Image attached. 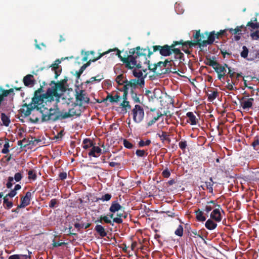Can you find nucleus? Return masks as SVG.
<instances>
[{
  "label": "nucleus",
  "instance_id": "59",
  "mask_svg": "<svg viewBox=\"0 0 259 259\" xmlns=\"http://www.w3.org/2000/svg\"><path fill=\"white\" fill-rule=\"evenodd\" d=\"M225 65L226 66L227 68L228 69V76L231 78H233L235 75V72L234 71H232L231 69V68L228 66V65L227 64H225Z\"/></svg>",
  "mask_w": 259,
  "mask_h": 259
},
{
  "label": "nucleus",
  "instance_id": "30",
  "mask_svg": "<svg viewBox=\"0 0 259 259\" xmlns=\"http://www.w3.org/2000/svg\"><path fill=\"white\" fill-rule=\"evenodd\" d=\"M157 136L160 138V140L162 142H164V141H167L169 143L170 142L169 135L165 132L162 131L161 134L157 133Z\"/></svg>",
  "mask_w": 259,
  "mask_h": 259
},
{
  "label": "nucleus",
  "instance_id": "33",
  "mask_svg": "<svg viewBox=\"0 0 259 259\" xmlns=\"http://www.w3.org/2000/svg\"><path fill=\"white\" fill-rule=\"evenodd\" d=\"M204 34L203 33H200V30H196L195 34H193V37L194 39V40H200L199 42H202V39H204L205 38V36H204Z\"/></svg>",
  "mask_w": 259,
  "mask_h": 259
},
{
  "label": "nucleus",
  "instance_id": "3",
  "mask_svg": "<svg viewBox=\"0 0 259 259\" xmlns=\"http://www.w3.org/2000/svg\"><path fill=\"white\" fill-rule=\"evenodd\" d=\"M49 88L46 92L43 90V85H41L37 90H35L33 94V100L36 103L41 102L46 104L52 102L55 100V97H59L58 90L64 91L65 88L63 81L56 82L54 80L51 81Z\"/></svg>",
  "mask_w": 259,
  "mask_h": 259
},
{
  "label": "nucleus",
  "instance_id": "42",
  "mask_svg": "<svg viewBox=\"0 0 259 259\" xmlns=\"http://www.w3.org/2000/svg\"><path fill=\"white\" fill-rule=\"evenodd\" d=\"M251 146L253 147L254 150H259V137L256 136L254 138L253 141L251 143Z\"/></svg>",
  "mask_w": 259,
  "mask_h": 259
},
{
  "label": "nucleus",
  "instance_id": "5",
  "mask_svg": "<svg viewBox=\"0 0 259 259\" xmlns=\"http://www.w3.org/2000/svg\"><path fill=\"white\" fill-rule=\"evenodd\" d=\"M132 115L134 122L138 123L141 122L145 115L143 108L139 105H136L132 110Z\"/></svg>",
  "mask_w": 259,
  "mask_h": 259
},
{
  "label": "nucleus",
  "instance_id": "63",
  "mask_svg": "<svg viewBox=\"0 0 259 259\" xmlns=\"http://www.w3.org/2000/svg\"><path fill=\"white\" fill-rule=\"evenodd\" d=\"M250 36L253 39L257 40L259 39V30H257L255 32L252 33Z\"/></svg>",
  "mask_w": 259,
  "mask_h": 259
},
{
  "label": "nucleus",
  "instance_id": "19",
  "mask_svg": "<svg viewBox=\"0 0 259 259\" xmlns=\"http://www.w3.org/2000/svg\"><path fill=\"white\" fill-rule=\"evenodd\" d=\"M181 49L175 47L172 53L175 55V59L179 60L180 62H182L185 61L184 54L181 52Z\"/></svg>",
  "mask_w": 259,
  "mask_h": 259
},
{
  "label": "nucleus",
  "instance_id": "38",
  "mask_svg": "<svg viewBox=\"0 0 259 259\" xmlns=\"http://www.w3.org/2000/svg\"><path fill=\"white\" fill-rule=\"evenodd\" d=\"M4 206L7 209H10L13 205L12 202L9 201L8 198V196L6 195L4 197Z\"/></svg>",
  "mask_w": 259,
  "mask_h": 259
},
{
  "label": "nucleus",
  "instance_id": "47",
  "mask_svg": "<svg viewBox=\"0 0 259 259\" xmlns=\"http://www.w3.org/2000/svg\"><path fill=\"white\" fill-rule=\"evenodd\" d=\"M219 93L217 91L212 92L210 94H208V100L209 101H212L218 96Z\"/></svg>",
  "mask_w": 259,
  "mask_h": 259
},
{
  "label": "nucleus",
  "instance_id": "45",
  "mask_svg": "<svg viewBox=\"0 0 259 259\" xmlns=\"http://www.w3.org/2000/svg\"><path fill=\"white\" fill-rule=\"evenodd\" d=\"M100 77V75H98L97 76H96L95 77H92L90 79V80H87L85 82V83L86 84H89L90 83H93L94 81L100 82L102 79H103V76L100 77V79H97V77Z\"/></svg>",
  "mask_w": 259,
  "mask_h": 259
},
{
  "label": "nucleus",
  "instance_id": "60",
  "mask_svg": "<svg viewBox=\"0 0 259 259\" xmlns=\"http://www.w3.org/2000/svg\"><path fill=\"white\" fill-rule=\"evenodd\" d=\"M170 175V172L169 170L167 168L165 169L162 172V176L165 178H168L169 177Z\"/></svg>",
  "mask_w": 259,
  "mask_h": 259
},
{
  "label": "nucleus",
  "instance_id": "41",
  "mask_svg": "<svg viewBox=\"0 0 259 259\" xmlns=\"http://www.w3.org/2000/svg\"><path fill=\"white\" fill-rule=\"evenodd\" d=\"M254 21L255 23L253 22L252 21L248 22L246 25V26L250 27L251 28L255 29L259 28V23L257 22L256 18H255Z\"/></svg>",
  "mask_w": 259,
  "mask_h": 259
},
{
  "label": "nucleus",
  "instance_id": "50",
  "mask_svg": "<svg viewBox=\"0 0 259 259\" xmlns=\"http://www.w3.org/2000/svg\"><path fill=\"white\" fill-rule=\"evenodd\" d=\"M136 154L138 157H144L148 155V153L144 150L138 149L136 152Z\"/></svg>",
  "mask_w": 259,
  "mask_h": 259
},
{
  "label": "nucleus",
  "instance_id": "26",
  "mask_svg": "<svg viewBox=\"0 0 259 259\" xmlns=\"http://www.w3.org/2000/svg\"><path fill=\"white\" fill-rule=\"evenodd\" d=\"M218 204L215 203V201L211 200L207 202V204L204 209V211L208 213L212 209L213 210L215 208H217Z\"/></svg>",
  "mask_w": 259,
  "mask_h": 259
},
{
  "label": "nucleus",
  "instance_id": "21",
  "mask_svg": "<svg viewBox=\"0 0 259 259\" xmlns=\"http://www.w3.org/2000/svg\"><path fill=\"white\" fill-rule=\"evenodd\" d=\"M95 230L101 238L106 237L107 235L104 227L101 225H97L95 227Z\"/></svg>",
  "mask_w": 259,
  "mask_h": 259
},
{
  "label": "nucleus",
  "instance_id": "54",
  "mask_svg": "<svg viewBox=\"0 0 259 259\" xmlns=\"http://www.w3.org/2000/svg\"><path fill=\"white\" fill-rule=\"evenodd\" d=\"M133 75L135 77L138 78V79L144 78L143 76V72L141 70L137 71L136 69H135L133 71Z\"/></svg>",
  "mask_w": 259,
  "mask_h": 259
},
{
  "label": "nucleus",
  "instance_id": "14",
  "mask_svg": "<svg viewBox=\"0 0 259 259\" xmlns=\"http://www.w3.org/2000/svg\"><path fill=\"white\" fill-rule=\"evenodd\" d=\"M60 62L59 60H56L54 63L51 65L49 67V68H51V71L54 72L55 78L56 79L60 75L62 71V67L59 65Z\"/></svg>",
  "mask_w": 259,
  "mask_h": 259
},
{
  "label": "nucleus",
  "instance_id": "1",
  "mask_svg": "<svg viewBox=\"0 0 259 259\" xmlns=\"http://www.w3.org/2000/svg\"><path fill=\"white\" fill-rule=\"evenodd\" d=\"M114 50L117 51L116 55L125 65V67L128 69H142V71L145 72L148 69L153 72H156L157 69L159 68V70L161 71V72H158L159 74L172 72L167 66L168 63H169V65H171L172 61H168L167 59L164 62L159 61L154 64L153 67L151 68L150 61L147 59V49L141 48L139 46L131 49L129 50V55L124 57L121 55V51L118 49H115ZM176 72L175 69L172 72Z\"/></svg>",
  "mask_w": 259,
  "mask_h": 259
},
{
  "label": "nucleus",
  "instance_id": "7",
  "mask_svg": "<svg viewBox=\"0 0 259 259\" xmlns=\"http://www.w3.org/2000/svg\"><path fill=\"white\" fill-rule=\"evenodd\" d=\"M75 100L79 106H82L83 103L88 104L90 102V98L88 97L84 90H75Z\"/></svg>",
  "mask_w": 259,
  "mask_h": 259
},
{
  "label": "nucleus",
  "instance_id": "2",
  "mask_svg": "<svg viewBox=\"0 0 259 259\" xmlns=\"http://www.w3.org/2000/svg\"><path fill=\"white\" fill-rule=\"evenodd\" d=\"M52 102L49 103H41L39 102L36 103L33 100V97L32 98L31 102L29 103L24 104L20 111L23 114L24 117L30 115L31 112L36 109L37 113L41 114V122H46L49 121H56L58 120L65 119L63 118V114H62L58 108H48L51 105Z\"/></svg>",
  "mask_w": 259,
  "mask_h": 259
},
{
  "label": "nucleus",
  "instance_id": "51",
  "mask_svg": "<svg viewBox=\"0 0 259 259\" xmlns=\"http://www.w3.org/2000/svg\"><path fill=\"white\" fill-rule=\"evenodd\" d=\"M102 220H103L104 223L110 224L112 226H114L113 220L111 221L108 215H102Z\"/></svg>",
  "mask_w": 259,
  "mask_h": 259
},
{
  "label": "nucleus",
  "instance_id": "27",
  "mask_svg": "<svg viewBox=\"0 0 259 259\" xmlns=\"http://www.w3.org/2000/svg\"><path fill=\"white\" fill-rule=\"evenodd\" d=\"M205 226L208 230H212L216 228L217 224L212 219H209L205 222Z\"/></svg>",
  "mask_w": 259,
  "mask_h": 259
},
{
  "label": "nucleus",
  "instance_id": "6",
  "mask_svg": "<svg viewBox=\"0 0 259 259\" xmlns=\"http://www.w3.org/2000/svg\"><path fill=\"white\" fill-rule=\"evenodd\" d=\"M199 41L200 40L185 41L183 39H180V40H175L174 43L176 47L181 45L182 46L181 50L184 51L185 50H189V49L192 48L193 47L199 46Z\"/></svg>",
  "mask_w": 259,
  "mask_h": 259
},
{
  "label": "nucleus",
  "instance_id": "52",
  "mask_svg": "<svg viewBox=\"0 0 259 259\" xmlns=\"http://www.w3.org/2000/svg\"><path fill=\"white\" fill-rule=\"evenodd\" d=\"M227 84L226 85V88L229 90V91H233L236 90L237 89L236 88H234L233 86V81L232 80H230L229 79H227L226 80Z\"/></svg>",
  "mask_w": 259,
  "mask_h": 259
},
{
  "label": "nucleus",
  "instance_id": "57",
  "mask_svg": "<svg viewBox=\"0 0 259 259\" xmlns=\"http://www.w3.org/2000/svg\"><path fill=\"white\" fill-rule=\"evenodd\" d=\"M179 147L183 151H185L186 148L187 146V142L186 141H181L179 143Z\"/></svg>",
  "mask_w": 259,
  "mask_h": 259
},
{
  "label": "nucleus",
  "instance_id": "4",
  "mask_svg": "<svg viewBox=\"0 0 259 259\" xmlns=\"http://www.w3.org/2000/svg\"><path fill=\"white\" fill-rule=\"evenodd\" d=\"M176 45L173 41L171 45H164L163 46L156 45L152 46L153 50L151 51L149 47H147V56L149 58L155 52H159V54L164 57L170 56L173 53Z\"/></svg>",
  "mask_w": 259,
  "mask_h": 259
},
{
  "label": "nucleus",
  "instance_id": "61",
  "mask_svg": "<svg viewBox=\"0 0 259 259\" xmlns=\"http://www.w3.org/2000/svg\"><path fill=\"white\" fill-rule=\"evenodd\" d=\"M23 176L21 172H17L14 176V179L16 182H19L22 179Z\"/></svg>",
  "mask_w": 259,
  "mask_h": 259
},
{
  "label": "nucleus",
  "instance_id": "12",
  "mask_svg": "<svg viewBox=\"0 0 259 259\" xmlns=\"http://www.w3.org/2000/svg\"><path fill=\"white\" fill-rule=\"evenodd\" d=\"M217 208H215L210 213V218L217 222H220L222 220L221 210L224 212L220 205H217Z\"/></svg>",
  "mask_w": 259,
  "mask_h": 259
},
{
  "label": "nucleus",
  "instance_id": "55",
  "mask_svg": "<svg viewBox=\"0 0 259 259\" xmlns=\"http://www.w3.org/2000/svg\"><path fill=\"white\" fill-rule=\"evenodd\" d=\"M120 106L124 108L125 110L127 109H131V106L130 105V103L127 101H123V102L121 103Z\"/></svg>",
  "mask_w": 259,
  "mask_h": 259
},
{
  "label": "nucleus",
  "instance_id": "34",
  "mask_svg": "<svg viewBox=\"0 0 259 259\" xmlns=\"http://www.w3.org/2000/svg\"><path fill=\"white\" fill-rule=\"evenodd\" d=\"M163 115V114L158 111L157 112V116L155 117H154L151 120H149L147 123L148 126H150L152 125L154 123H155L158 119L159 118L161 117Z\"/></svg>",
  "mask_w": 259,
  "mask_h": 259
},
{
  "label": "nucleus",
  "instance_id": "16",
  "mask_svg": "<svg viewBox=\"0 0 259 259\" xmlns=\"http://www.w3.org/2000/svg\"><path fill=\"white\" fill-rule=\"evenodd\" d=\"M226 66L225 65H221L219 63V65H217L214 68L215 71L218 74V79L221 80L222 78L226 76L227 70Z\"/></svg>",
  "mask_w": 259,
  "mask_h": 259
},
{
  "label": "nucleus",
  "instance_id": "20",
  "mask_svg": "<svg viewBox=\"0 0 259 259\" xmlns=\"http://www.w3.org/2000/svg\"><path fill=\"white\" fill-rule=\"evenodd\" d=\"M101 151V149L99 147L94 145V146L90 150L88 154L89 156L97 157L100 155Z\"/></svg>",
  "mask_w": 259,
  "mask_h": 259
},
{
  "label": "nucleus",
  "instance_id": "13",
  "mask_svg": "<svg viewBox=\"0 0 259 259\" xmlns=\"http://www.w3.org/2000/svg\"><path fill=\"white\" fill-rule=\"evenodd\" d=\"M31 198V193L28 191L25 195L21 198L20 203L18 205L19 208H24L30 204Z\"/></svg>",
  "mask_w": 259,
  "mask_h": 259
},
{
  "label": "nucleus",
  "instance_id": "48",
  "mask_svg": "<svg viewBox=\"0 0 259 259\" xmlns=\"http://www.w3.org/2000/svg\"><path fill=\"white\" fill-rule=\"evenodd\" d=\"M20 256L24 257L25 259H27L28 257L30 258L31 256L30 255H22V254H14L10 255L8 259H21Z\"/></svg>",
  "mask_w": 259,
  "mask_h": 259
},
{
  "label": "nucleus",
  "instance_id": "64",
  "mask_svg": "<svg viewBox=\"0 0 259 259\" xmlns=\"http://www.w3.org/2000/svg\"><path fill=\"white\" fill-rule=\"evenodd\" d=\"M123 85V88L122 89H119V90L121 92L128 93L130 87L128 83H124Z\"/></svg>",
  "mask_w": 259,
  "mask_h": 259
},
{
  "label": "nucleus",
  "instance_id": "29",
  "mask_svg": "<svg viewBox=\"0 0 259 259\" xmlns=\"http://www.w3.org/2000/svg\"><path fill=\"white\" fill-rule=\"evenodd\" d=\"M94 146L93 142L90 139H84L82 142V147L84 149L92 148Z\"/></svg>",
  "mask_w": 259,
  "mask_h": 259
},
{
  "label": "nucleus",
  "instance_id": "37",
  "mask_svg": "<svg viewBox=\"0 0 259 259\" xmlns=\"http://www.w3.org/2000/svg\"><path fill=\"white\" fill-rule=\"evenodd\" d=\"M0 91L1 92L0 96L4 101V97H7L10 93H13L14 90L13 89H10L9 90H4L2 89V88H0Z\"/></svg>",
  "mask_w": 259,
  "mask_h": 259
},
{
  "label": "nucleus",
  "instance_id": "46",
  "mask_svg": "<svg viewBox=\"0 0 259 259\" xmlns=\"http://www.w3.org/2000/svg\"><path fill=\"white\" fill-rule=\"evenodd\" d=\"M183 231L184 230L182 225H180L175 231V234L178 236L182 237L183 235Z\"/></svg>",
  "mask_w": 259,
  "mask_h": 259
},
{
  "label": "nucleus",
  "instance_id": "58",
  "mask_svg": "<svg viewBox=\"0 0 259 259\" xmlns=\"http://www.w3.org/2000/svg\"><path fill=\"white\" fill-rule=\"evenodd\" d=\"M123 144L125 148L129 149H131L133 147V144L126 139H124Z\"/></svg>",
  "mask_w": 259,
  "mask_h": 259
},
{
  "label": "nucleus",
  "instance_id": "28",
  "mask_svg": "<svg viewBox=\"0 0 259 259\" xmlns=\"http://www.w3.org/2000/svg\"><path fill=\"white\" fill-rule=\"evenodd\" d=\"M120 99V97L117 94H116L114 96H113L111 94H109L106 98L104 99L103 101L109 100L111 103H117L119 101Z\"/></svg>",
  "mask_w": 259,
  "mask_h": 259
},
{
  "label": "nucleus",
  "instance_id": "56",
  "mask_svg": "<svg viewBox=\"0 0 259 259\" xmlns=\"http://www.w3.org/2000/svg\"><path fill=\"white\" fill-rule=\"evenodd\" d=\"M28 175L29 179L35 180L36 179V174L33 170H29Z\"/></svg>",
  "mask_w": 259,
  "mask_h": 259
},
{
  "label": "nucleus",
  "instance_id": "23",
  "mask_svg": "<svg viewBox=\"0 0 259 259\" xmlns=\"http://www.w3.org/2000/svg\"><path fill=\"white\" fill-rule=\"evenodd\" d=\"M122 208V206L120 205L117 201H114L112 202L109 208V210L112 213L118 212Z\"/></svg>",
  "mask_w": 259,
  "mask_h": 259
},
{
  "label": "nucleus",
  "instance_id": "44",
  "mask_svg": "<svg viewBox=\"0 0 259 259\" xmlns=\"http://www.w3.org/2000/svg\"><path fill=\"white\" fill-rule=\"evenodd\" d=\"M131 94L132 98L135 103H140L141 102L139 98L138 97L137 94L134 92L133 89H131Z\"/></svg>",
  "mask_w": 259,
  "mask_h": 259
},
{
  "label": "nucleus",
  "instance_id": "11",
  "mask_svg": "<svg viewBox=\"0 0 259 259\" xmlns=\"http://www.w3.org/2000/svg\"><path fill=\"white\" fill-rule=\"evenodd\" d=\"M240 105L244 110H249L252 108L254 99L252 98L246 99L245 97H242L240 100Z\"/></svg>",
  "mask_w": 259,
  "mask_h": 259
},
{
  "label": "nucleus",
  "instance_id": "17",
  "mask_svg": "<svg viewBox=\"0 0 259 259\" xmlns=\"http://www.w3.org/2000/svg\"><path fill=\"white\" fill-rule=\"evenodd\" d=\"M23 81L24 85L28 87H32L36 82V80L32 74H28L24 76Z\"/></svg>",
  "mask_w": 259,
  "mask_h": 259
},
{
  "label": "nucleus",
  "instance_id": "31",
  "mask_svg": "<svg viewBox=\"0 0 259 259\" xmlns=\"http://www.w3.org/2000/svg\"><path fill=\"white\" fill-rule=\"evenodd\" d=\"M195 213L196 215V220L199 222H204L206 220V218L203 215V212L200 209L196 210Z\"/></svg>",
  "mask_w": 259,
  "mask_h": 259
},
{
  "label": "nucleus",
  "instance_id": "32",
  "mask_svg": "<svg viewBox=\"0 0 259 259\" xmlns=\"http://www.w3.org/2000/svg\"><path fill=\"white\" fill-rule=\"evenodd\" d=\"M1 120L4 125L8 126L11 122L10 117L7 116L5 113L1 114Z\"/></svg>",
  "mask_w": 259,
  "mask_h": 259
},
{
  "label": "nucleus",
  "instance_id": "35",
  "mask_svg": "<svg viewBox=\"0 0 259 259\" xmlns=\"http://www.w3.org/2000/svg\"><path fill=\"white\" fill-rule=\"evenodd\" d=\"M115 81L118 85H123L124 83H126V78H124L123 74H121L116 77Z\"/></svg>",
  "mask_w": 259,
  "mask_h": 259
},
{
  "label": "nucleus",
  "instance_id": "10",
  "mask_svg": "<svg viewBox=\"0 0 259 259\" xmlns=\"http://www.w3.org/2000/svg\"><path fill=\"white\" fill-rule=\"evenodd\" d=\"M116 48L114 49H110L108 51H106L105 52H103L102 53H100L99 54V55L96 57V58H94L93 59H90L85 64H84L79 69L80 70H81V71H82L83 72L84 70L86 69V68L87 67H88L90 65L91 63L92 62H94L95 61H96L97 60L100 59L102 56H104L106 54H108L109 53L111 52H112V51H114V52H117V51L116 50H114Z\"/></svg>",
  "mask_w": 259,
  "mask_h": 259
},
{
  "label": "nucleus",
  "instance_id": "36",
  "mask_svg": "<svg viewBox=\"0 0 259 259\" xmlns=\"http://www.w3.org/2000/svg\"><path fill=\"white\" fill-rule=\"evenodd\" d=\"M250 58L247 59L248 61H252L254 59H259V50H253L250 53Z\"/></svg>",
  "mask_w": 259,
  "mask_h": 259
},
{
  "label": "nucleus",
  "instance_id": "49",
  "mask_svg": "<svg viewBox=\"0 0 259 259\" xmlns=\"http://www.w3.org/2000/svg\"><path fill=\"white\" fill-rule=\"evenodd\" d=\"M242 49H243V50L241 52L240 55H241V57H242L244 59H246V58H247L248 54V52H249L248 49L245 46H243Z\"/></svg>",
  "mask_w": 259,
  "mask_h": 259
},
{
  "label": "nucleus",
  "instance_id": "15",
  "mask_svg": "<svg viewBox=\"0 0 259 259\" xmlns=\"http://www.w3.org/2000/svg\"><path fill=\"white\" fill-rule=\"evenodd\" d=\"M126 83H128L131 89H135L137 85H139L141 87H143L145 83L144 78L140 79H133L130 80H127L126 79Z\"/></svg>",
  "mask_w": 259,
  "mask_h": 259
},
{
  "label": "nucleus",
  "instance_id": "22",
  "mask_svg": "<svg viewBox=\"0 0 259 259\" xmlns=\"http://www.w3.org/2000/svg\"><path fill=\"white\" fill-rule=\"evenodd\" d=\"M127 216V213L125 212L124 211H123V212L118 211L116 214V217L113 218V222L118 224H121L123 222L122 218H126Z\"/></svg>",
  "mask_w": 259,
  "mask_h": 259
},
{
  "label": "nucleus",
  "instance_id": "18",
  "mask_svg": "<svg viewBox=\"0 0 259 259\" xmlns=\"http://www.w3.org/2000/svg\"><path fill=\"white\" fill-rule=\"evenodd\" d=\"M80 114L81 110L79 109H75V108H72L69 109L68 112L64 113L63 117L65 119L72 117L74 115L79 116L80 115Z\"/></svg>",
  "mask_w": 259,
  "mask_h": 259
},
{
  "label": "nucleus",
  "instance_id": "43",
  "mask_svg": "<svg viewBox=\"0 0 259 259\" xmlns=\"http://www.w3.org/2000/svg\"><path fill=\"white\" fill-rule=\"evenodd\" d=\"M111 195L110 194L107 193L104 195H102L101 197L97 198V201L99 200H101L102 201H108L110 200L111 198Z\"/></svg>",
  "mask_w": 259,
  "mask_h": 259
},
{
  "label": "nucleus",
  "instance_id": "8",
  "mask_svg": "<svg viewBox=\"0 0 259 259\" xmlns=\"http://www.w3.org/2000/svg\"><path fill=\"white\" fill-rule=\"evenodd\" d=\"M246 26H245L244 25L238 26L234 29H228V30L231 34L236 35L234 36V39L235 40H240L241 39L240 35L245 34L246 33Z\"/></svg>",
  "mask_w": 259,
  "mask_h": 259
},
{
  "label": "nucleus",
  "instance_id": "40",
  "mask_svg": "<svg viewBox=\"0 0 259 259\" xmlns=\"http://www.w3.org/2000/svg\"><path fill=\"white\" fill-rule=\"evenodd\" d=\"M206 62H205L206 65L212 67L214 69L217 65H219V62L213 60H211L210 58L206 57Z\"/></svg>",
  "mask_w": 259,
  "mask_h": 259
},
{
  "label": "nucleus",
  "instance_id": "25",
  "mask_svg": "<svg viewBox=\"0 0 259 259\" xmlns=\"http://www.w3.org/2000/svg\"><path fill=\"white\" fill-rule=\"evenodd\" d=\"M31 116L29 118V120L32 123H37L39 121L40 117H41V114L37 113L36 109L33 111L31 112Z\"/></svg>",
  "mask_w": 259,
  "mask_h": 259
},
{
  "label": "nucleus",
  "instance_id": "9",
  "mask_svg": "<svg viewBox=\"0 0 259 259\" xmlns=\"http://www.w3.org/2000/svg\"><path fill=\"white\" fill-rule=\"evenodd\" d=\"M205 34L207 36V39L203 40L202 42H199V47L200 48L206 47L208 45L212 44L216 38L214 31H212L210 32H206Z\"/></svg>",
  "mask_w": 259,
  "mask_h": 259
},
{
  "label": "nucleus",
  "instance_id": "62",
  "mask_svg": "<svg viewBox=\"0 0 259 259\" xmlns=\"http://www.w3.org/2000/svg\"><path fill=\"white\" fill-rule=\"evenodd\" d=\"M58 201L56 199H52L49 203V207L50 208H54L57 204Z\"/></svg>",
  "mask_w": 259,
  "mask_h": 259
},
{
  "label": "nucleus",
  "instance_id": "39",
  "mask_svg": "<svg viewBox=\"0 0 259 259\" xmlns=\"http://www.w3.org/2000/svg\"><path fill=\"white\" fill-rule=\"evenodd\" d=\"M209 182H206V187L207 189L208 190L209 192L210 193H213V185L214 184V182L212 181V178L210 177L209 178Z\"/></svg>",
  "mask_w": 259,
  "mask_h": 259
},
{
  "label": "nucleus",
  "instance_id": "53",
  "mask_svg": "<svg viewBox=\"0 0 259 259\" xmlns=\"http://www.w3.org/2000/svg\"><path fill=\"white\" fill-rule=\"evenodd\" d=\"M151 143L150 140H147L146 141H144L143 140H141L139 141L138 143V146L139 147H143L146 146H149Z\"/></svg>",
  "mask_w": 259,
  "mask_h": 259
},
{
  "label": "nucleus",
  "instance_id": "24",
  "mask_svg": "<svg viewBox=\"0 0 259 259\" xmlns=\"http://www.w3.org/2000/svg\"><path fill=\"white\" fill-rule=\"evenodd\" d=\"M186 116L189 118L187 122L190 123L191 125H196L198 122V120L196 118V116L192 112H187Z\"/></svg>",
  "mask_w": 259,
  "mask_h": 259
}]
</instances>
